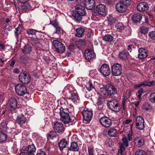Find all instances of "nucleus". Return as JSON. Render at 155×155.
<instances>
[{"mask_svg": "<svg viewBox=\"0 0 155 155\" xmlns=\"http://www.w3.org/2000/svg\"><path fill=\"white\" fill-rule=\"evenodd\" d=\"M56 29V33L58 34H60L62 32L63 30L58 26L55 27Z\"/></svg>", "mask_w": 155, "mask_h": 155, "instance_id": "nucleus-49", "label": "nucleus"}, {"mask_svg": "<svg viewBox=\"0 0 155 155\" xmlns=\"http://www.w3.org/2000/svg\"><path fill=\"white\" fill-rule=\"evenodd\" d=\"M133 135L132 133L131 132L127 134V139L128 141H130L132 139V137Z\"/></svg>", "mask_w": 155, "mask_h": 155, "instance_id": "nucleus-56", "label": "nucleus"}, {"mask_svg": "<svg viewBox=\"0 0 155 155\" xmlns=\"http://www.w3.org/2000/svg\"><path fill=\"white\" fill-rule=\"evenodd\" d=\"M122 72V67L121 64L116 63L111 67V73L114 76H117L121 75Z\"/></svg>", "mask_w": 155, "mask_h": 155, "instance_id": "nucleus-3", "label": "nucleus"}, {"mask_svg": "<svg viewBox=\"0 0 155 155\" xmlns=\"http://www.w3.org/2000/svg\"><path fill=\"white\" fill-rule=\"evenodd\" d=\"M16 93L20 96H22L25 94L27 91L25 85L22 84H18L15 87Z\"/></svg>", "mask_w": 155, "mask_h": 155, "instance_id": "nucleus-2", "label": "nucleus"}, {"mask_svg": "<svg viewBox=\"0 0 155 155\" xmlns=\"http://www.w3.org/2000/svg\"><path fill=\"white\" fill-rule=\"evenodd\" d=\"M138 52L139 53H142L144 52H147L145 49L144 48H139L138 50Z\"/></svg>", "mask_w": 155, "mask_h": 155, "instance_id": "nucleus-62", "label": "nucleus"}, {"mask_svg": "<svg viewBox=\"0 0 155 155\" xmlns=\"http://www.w3.org/2000/svg\"><path fill=\"white\" fill-rule=\"evenodd\" d=\"M37 32H39V31L33 29H29L26 31V33L28 34L32 35H35Z\"/></svg>", "mask_w": 155, "mask_h": 155, "instance_id": "nucleus-32", "label": "nucleus"}, {"mask_svg": "<svg viewBox=\"0 0 155 155\" xmlns=\"http://www.w3.org/2000/svg\"><path fill=\"white\" fill-rule=\"evenodd\" d=\"M7 127L6 123L5 122H2L0 125V129L1 130H4V129L5 128Z\"/></svg>", "mask_w": 155, "mask_h": 155, "instance_id": "nucleus-53", "label": "nucleus"}, {"mask_svg": "<svg viewBox=\"0 0 155 155\" xmlns=\"http://www.w3.org/2000/svg\"><path fill=\"white\" fill-rule=\"evenodd\" d=\"M116 19L112 16H110L108 19V21L111 23L113 24L115 22Z\"/></svg>", "mask_w": 155, "mask_h": 155, "instance_id": "nucleus-52", "label": "nucleus"}, {"mask_svg": "<svg viewBox=\"0 0 155 155\" xmlns=\"http://www.w3.org/2000/svg\"><path fill=\"white\" fill-rule=\"evenodd\" d=\"M99 71L104 77L109 76L110 73V68L109 65L106 64L102 65Z\"/></svg>", "mask_w": 155, "mask_h": 155, "instance_id": "nucleus-8", "label": "nucleus"}, {"mask_svg": "<svg viewBox=\"0 0 155 155\" xmlns=\"http://www.w3.org/2000/svg\"><path fill=\"white\" fill-rule=\"evenodd\" d=\"M103 40L105 41L110 43L114 39L113 36L109 34L106 35L103 37Z\"/></svg>", "mask_w": 155, "mask_h": 155, "instance_id": "nucleus-29", "label": "nucleus"}, {"mask_svg": "<svg viewBox=\"0 0 155 155\" xmlns=\"http://www.w3.org/2000/svg\"><path fill=\"white\" fill-rule=\"evenodd\" d=\"M135 155H147L145 151L142 150H139L135 152Z\"/></svg>", "mask_w": 155, "mask_h": 155, "instance_id": "nucleus-44", "label": "nucleus"}, {"mask_svg": "<svg viewBox=\"0 0 155 155\" xmlns=\"http://www.w3.org/2000/svg\"><path fill=\"white\" fill-rule=\"evenodd\" d=\"M31 48L29 46H25L22 51L24 54H28L31 51Z\"/></svg>", "mask_w": 155, "mask_h": 155, "instance_id": "nucleus-36", "label": "nucleus"}, {"mask_svg": "<svg viewBox=\"0 0 155 155\" xmlns=\"http://www.w3.org/2000/svg\"><path fill=\"white\" fill-rule=\"evenodd\" d=\"M60 120L64 124H66L70 122L71 119L68 113L64 111L60 116Z\"/></svg>", "mask_w": 155, "mask_h": 155, "instance_id": "nucleus-16", "label": "nucleus"}, {"mask_svg": "<svg viewBox=\"0 0 155 155\" xmlns=\"http://www.w3.org/2000/svg\"><path fill=\"white\" fill-rule=\"evenodd\" d=\"M97 104L99 105H101L103 103L102 99L101 98H98Z\"/></svg>", "mask_w": 155, "mask_h": 155, "instance_id": "nucleus-64", "label": "nucleus"}, {"mask_svg": "<svg viewBox=\"0 0 155 155\" xmlns=\"http://www.w3.org/2000/svg\"><path fill=\"white\" fill-rule=\"evenodd\" d=\"M57 136L56 132L51 131L47 134V138L48 140H53L56 138Z\"/></svg>", "mask_w": 155, "mask_h": 155, "instance_id": "nucleus-30", "label": "nucleus"}, {"mask_svg": "<svg viewBox=\"0 0 155 155\" xmlns=\"http://www.w3.org/2000/svg\"><path fill=\"white\" fill-rule=\"evenodd\" d=\"M32 41L33 43L35 45L40 44V40L38 38Z\"/></svg>", "mask_w": 155, "mask_h": 155, "instance_id": "nucleus-57", "label": "nucleus"}, {"mask_svg": "<svg viewBox=\"0 0 155 155\" xmlns=\"http://www.w3.org/2000/svg\"><path fill=\"white\" fill-rule=\"evenodd\" d=\"M142 15L140 13H137L133 15L132 18V21L137 23L139 22L142 18Z\"/></svg>", "mask_w": 155, "mask_h": 155, "instance_id": "nucleus-28", "label": "nucleus"}, {"mask_svg": "<svg viewBox=\"0 0 155 155\" xmlns=\"http://www.w3.org/2000/svg\"><path fill=\"white\" fill-rule=\"evenodd\" d=\"M116 8L118 12L121 13L125 12L127 10V7L120 1L116 5Z\"/></svg>", "mask_w": 155, "mask_h": 155, "instance_id": "nucleus-21", "label": "nucleus"}, {"mask_svg": "<svg viewBox=\"0 0 155 155\" xmlns=\"http://www.w3.org/2000/svg\"><path fill=\"white\" fill-rule=\"evenodd\" d=\"M67 98L69 101H71L74 104L78 102L79 101V97L77 91L75 90L70 91L69 97Z\"/></svg>", "mask_w": 155, "mask_h": 155, "instance_id": "nucleus-6", "label": "nucleus"}, {"mask_svg": "<svg viewBox=\"0 0 155 155\" xmlns=\"http://www.w3.org/2000/svg\"><path fill=\"white\" fill-rule=\"evenodd\" d=\"M120 1L126 7L130 6L131 3V1L130 0H120Z\"/></svg>", "mask_w": 155, "mask_h": 155, "instance_id": "nucleus-39", "label": "nucleus"}, {"mask_svg": "<svg viewBox=\"0 0 155 155\" xmlns=\"http://www.w3.org/2000/svg\"><path fill=\"white\" fill-rule=\"evenodd\" d=\"M17 101L14 98H11L8 101L7 107L8 110L11 111H14L17 108Z\"/></svg>", "mask_w": 155, "mask_h": 155, "instance_id": "nucleus-9", "label": "nucleus"}, {"mask_svg": "<svg viewBox=\"0 0 155 155\" xmlns=\"http://www.w3.org/2000/svg\"><path fill=\"white\" fill-rule=\"evenodd\" d=\"M85 87L87 90L89 91L94 88V86L93 85V84L90 81L86 84Z\"/></svg>", "mask_w": 155, "mask_h": 155, "instance_id": "nucleus-37", "label": "nucleus"}, {"mask_svg": "<svg viewBox=\"0 0 155 155\" xmlns=\"http://www.w3.org/2000/svg\"><path fill=\"white\" fill-rule=\"evenodd\" d=\"M84 31V29L82 28H79L76 29L75 36L78 37H82Z\"/></svg>", "mask_w": 155, "mask_h": 155, "instance_id": "nucleus-27", "label": "nucleus"}, {"mask_svg": "<svg viewBox=\"0 0 155 155\" xmlns=\"http://www.w3.org/2000/svg\"><path fill=\"white\" fill-rule=\"evenodd\" d=\"M149 8L148 4L145 2H142L137 5V9L140 12H142L147 11Z\"/></svg>", "mask_w": 155, "mask_h": 155, "instance_id": "nucleus-17", "label": "nucleus"}, {"mask_svg": "<svg viewBox=\"0 0 155 155\" xmlns=\"http://www.w3.org/2000/svg\"><path fill=\"white\" fill-rule=\"evenodd\" d=\"M36 151V148L34 144L29 145L28 146V155H35L34 153Z\"/></svg>", "mask_w": 155, "mask_h": 155, "instance_id": "nucleus-26", "label": "nucleus"}, {"mask_svg": "<svg viewBox=\"0 0 155 155\" xmlns=\"http://www.w3.org/2000/svg\"><path fill=\"white\" fill-rule=\"evenodd\" d=\"M99 93L101 95L104 97H113L117 93V90L114 86L108 84L106 87L100 88Z\"/></svg>", "mask_w": 155, "mask_h": 155, "instance_id": "nucleus-1", "label": "nucleus"}, {"mask_svg": "<svg viewBox=\"0 0 155 155\" xmlns=\"http://www.w3.org/2000/svg\"><path fill=\"white\" fill-rule=\"evenodd\" d=\"M123 142V144L126 147H127L128 146V142L129 141H128V140L127 139V137H124L122 138Z\"/></svg>", "mask_w": 155, "mask_h": 155, "instance_id": "nucleus-48", "label": "nucleus"}, {"mask_svg": "<svg viewBox=\"0 0 155 155\" xmlns=\"http://www.w3.org/2000/svg\"><path fill=\"white\" fill-rule=\"evenodd\" d=\"M100 122L103 126L105 127H109L112 124L111 120L107 117H101L100 119Z\"/></svg>", "mask_w": 155, "mask_h": 155, "instance_id": "nucleus-12", "label": "nucleus"}, {"mask_svg": "<svg viewBox=\"0 0 155 155\" xmlns=\"http://www.w3.org/2000/svg\"><path fill=\"white\" fill-rule=\"evenodd\" d=\"M149 98L152 103H155V92L151 93L149 95Z\"/></svg>", "mask_w": 155, "mask_h": 155, "instance_id": "nucleus-38", "label": "nucleus"}, {"mask_svg": "<svg viewBox=\"0 0 155 155\" xmlns=\"http://www.w3.org/2000/svg\"><path fill=\"white\" fill-rule=\"evenodd\" d=\"M53 44L58 53L62 54L64 52L65 47L62 43L58 41L54 40L53 41Z\"/></svg>", "mask_w": 155, "mask_h": 155, "instance_id": "nucleus-5", "label": "nucleus"}, {"mask_svg": "<svg viewBox=\"0 0 155 155\" xmlns=\"http://www.w3.org/2000/svg\"><path fill=\"white\" fill-rule=\"evenodd\" d=\"M45 151L42 150H39L38 151L36 155H45Z\"/></svg>", "mask_w": 155, "mask_h": 155, "instance_id": "nucleus-59", "label": "nucleus"}, {"mask_svg": "<svg viewBox=\"0 0 155 155\" xmlns=\"http://www.w3.org/2000/svg\"><path fill=\"white\" fill-rule=\"evenodd\" d=\"M108 134L111 137H115L117 134V130L114 128H110L108 130Z\"/></svg>", "mask_w": 155, "mask_h": 155, "instance_id": "nucleus-31", "label": "nucleus"}, {"mask_svg": "<svg viewBox=\"0 0 155 155\" xmlns=\"http://www.w3.org/2000/svg\"><path fill=\"white\" fill-rule=\"evenodd\" d=\"M151 108V107L148 103H144L142 107L143 110L147 111L150 110Z\"/></svg>", "mask_w": 155, "mask_h": 155, "instance_id": "nucleus-40", "label": "nucleus"}, {"mask_svg": "<svg viewBox=\"0 0 155 155\" xmlns=\"http://www.w3.org/2000/svg\"><path fill=\"white\" fill-rule=\"evenodd\" d=\"M149 37L151 39H155V31H152L149 33Z\"/></svg>", "mask_w": 155, "mask_h": 155, "instance_id": "nucleus-46", "label": "nucleus"}, {"mask_svg": "<svg viewBox=\"0 0 155 155\" xmlns=\"http://www.w3.org/2000/svg\"><path fill=\"white\" fill-rule=\"evenodd\" d=\"M84 56L85 59L89 61H93L96 57L94 52L90 49L86 50L85 51Z\"/></svg>", "mask_w": 155, "mask_h": 155, "instance_id": "nucleus-11", "label": "nucleus"}, {"mask_svg": "<svg viewBox=\"0 0 155 155\" xmlns=\"http://www.w3.org/2000/svg\"><path fill=\"white\" fill-rule=\"evenodd\" d=\"M88 151L89 155H94V151L92 148L90 147H88Z\"/></svg>", "mask_w": 155, "mask_h": 155, "instance_id": "nucleus-51", "label": "nucleus"}, {"mask_svg": "<svg viewBox=\"0 0 155 155\" xmlns=\"http://www.w3.org/2000/svg\"><path fill=\"white\" fill-rule=\"evenodd\" d=\"M95 10L98 14L105 16L107 14L106 6L103 4L97 5L96 7Z\"/></svg>", "mask_w": 155, "mask_h": 155, "instance_id": "nucleus-14", "label": "nucleus"}, {"mask_svg": "<svg viewBox=\"0 0 155 155\" xmlns=\"http://www.w3.org/2000/svg\"><path fill=\"white\" fill-rule=\"evenodd\" d=\"M117 29L122 30L124 28L123 24L122 23H119L117 24L115 26Z\"/></svg>", "mask_w": 155, "mask_h": 155, "instance_id": "nucleus-47", "label": "nucleus"}, {"mask_svg": "<svg viewBox=\"0 0 155 155\" xmlns=\"http://www.w3.org/2000/svg\"><path fill=\"white\" fill-rule=\"evenodd\" d=\"M128 54L126 52H122L120 53L119 57L121 59L124 60L127 58Z\"/></svg>", "mask_w": 155, "mask_h": 155, "instance_id": "nucleus-35", "label": "nucleus"}, {"mask_svg": "<svg viewBox=\"0 0 155 155\" xmlns=\"http://www.w3.org/2000/svg\"><path fill=\"white\" fill-rule=\"evenodd\" d=\"M17 122L22 127H25L27 123V119L23 115H18L16 119Z\"/></svg>", "mask_w": 155, "mask_h": 155, "instance_id": "nucleus-18", "label": "nucleus"}, {"mask_svg": "<svg viewBox=\"0 0 155 155\" xmlns=\"http://www.w3.org/2000/svg\"><path fill=\"white\" fill-rule=\"evenodd\" d=\"M66 111V109H64L60 107H58L55 109L54 112L55 113L59 114L60 116L62 113H63L64 111Z\"/></svg>", "mask_w": 155, "mask_h": 155, "instance_id": "nucleus-33", "label": "nucleus"}, {"mask_svg": "<svg viewBox=\"0 0 155 155\" xmlns=\"http://www.w3.org/2000/svg\"><path fill=\"white\" fill-rule=\"evenodd\" d=\"M147 56V52H144L139 53L138 55V57L139 58L142 59L146 58Z\"/></svg>", "mask_w": 155, "mask_h": 155, "instance_id": "nucleus-42", "label": "nucleus"}, {"mask_svg": "<svg viewBox=\"0 0 155 155\" xmlns=\"http://www.w3.org/2000/svg\"><path fill=\"white\" fill-rule=\"evenodd\" d=\"M144 119L141 116L137 117L136 122V128L140 130L143 129L144 128Z\"/></svg>", "mask_w": 155, "mask_h": 155, "instance_id": "nucleus-13", "label": "nucleus"}, {"mask_svg": "<svg viewBox=\"0 0 155 155\" xmlns=\"http://www.w3.org/2000/svg\"><path fill=\"white\" fill-rule=\"evenodd\" d=\"M107 105L108 108L112 110L117 112L119 110L118 102L115 99L109 101L107 103Z\"/></svg>", "mask_w": 155, "mask_h": 155, "instance_id": "nucleus-7", "label": "nucleus"}, {"mask_svg": "<svg viewBox=\"0 0 155 155\" xmlns=\"http://www.w3.org/2000/svg\"><path fill=\"white\" fill-rule=\"evenodd\" d=\"M74 11L80 13L82 15H85L86 14V12L84 7L80 5H77L75 6V9Z\"/></svg>", "mask_w": 155, "mask_h": 155, "instance_id": "nucleus-20", "label": "nucleus"}, {"mask_svg": "<svg viewBox=\"0 0 155 155\" xmlns=\"http://www.w3.org/2000/svg\"><path fill=\"white\" fill-rule=\"evenodd\" d=\"M15 30L16 31H15V33L17 35H18L20 34L22 31L21 29H18V28H15Z\"/></svg>", "mask_w": 155, "mask_h": 155, "instance_id": "nucleus-61", "label": "nucleus"}, {"mask_svg": "<svg viewBox=\"0 0 155 155\" xmlns=\"http://www.w3.org/2000/svg\"><path fill=\"white\" fill-rule=\"evenodd\" d=\"M21 62L23 64H26L28 62V60L27 58L24 56H21L20 58Z\"/></svg>", "mask_w": 155, "mask_h": 155, "instance_id": "nucleus-43", "label": "nucleus"}, {"mask_svg": "<svg viewBox=\"0 0 155 155\" xmlns=\"http://www.w3.org/2000/svg\"><path fill=\"white\" fill-rule=\"evenodd\" d=\"M140 30L142 33L145 34L147 33L148 28L145 26H143L140 28Z\"/></svg>", "mask_w": 155, "mask_h": 155, "instance_id": "nucleus-45", "label": "nucleus"}, {"mask_svg": "<svg viewBox=\"0 0 155 155\" xmlns=\"http://www.w3.org/2000/svg\"><path fill=\"white\" fill-rule=\"evenodd\" d=\"M19 78L21 82L25 84H28L31 80L30 74L26 72L20 73L19 75Z\"/></svg>", "mask_w": 155, "mask_h": 155, "instance_id": "nucleus-4", "label": "nucleus"}, {"mask_svg": "<svg viewBox=\"0 0 155 155\" xmlns=\"http://www.w3.org/2000/svg\"><path fill=\"white\" fill-rule=\"evenodd\" d=\"M95 6V2L94 0H87L85 3L86 8L89 10H93Z\"/></svg>", "mask_w": 155, "mask_h": 155, "instance_id": "nucleus-22", "label": "nucleus"}, {"mask_svg": "<svg viewBox=\"0 0 155 155\" xmlns=\"http://www.w3.org/2000/svg\"><path fill=\"white\" fill-rule=\"evenodd\" d=\"M23 8V9H30L31 8V6L29 3H26L24 5Z\"/></svg>", "mask_w": 155, "mask_h": 155, "instance_id": "nucleus-54", "label": "nucleus"}, {"mask_svg": "<svg viewBox=\"0 0 155 155\" xmlns=\"http://www.w3.org/2000/svg\"><path fill=\"white\" fill-rule=\"evenodd\" d=\"M53 128L55 132L60 134H62L64 130L63 124L59 122H56L54 123Z\"/></svg>", "mask_w": 155, "mask_h": 155, "instance_id": "nucleus-10", "label": "nucleus"}, {"mask_svg": "<svg viewBox=\"0 0 155 155\" xmlns=\"http://www.w3.org/2000/svg\"><path fill=\"white\" fill-rule=\"evenodd\" d=\"M50 22L55 28L58 26V23L56 21H50Z\"/></svg>", "mask_w": 155, "mask_h": 155, "instance_id": "nucleus-58", "label": "nucleus"}, {"mask_svg": "<svg viewBox=\"0 0 155 155\" xmlns=\"http://www.w3.org/2000/svg\"><path fill=\"white\" fill-rule=\"evenodd\" d=\"M83 119L86 121H90L92 117L93 113L91 110H84L82 112Z\"/></svg>", "mask_w": 155, "mask_h": 155, "instance_id": "nucleus-15", "label": "nucleus"}, {"mask_svg": "<svg viewBox=\"0 0 155 155\" xmlns=\"http://www.w3.org/2000/svg\"><path fill=\"white\" fill-rule=\"evenodd\" d=\"M7 139V136L3 132H0V143L5 141Z\"/></svg>", "mask_w": 155, "mask_h": 155, "instance_id": "nucleus-34", "label": "nucleus"}, {"mask_svg": "<svg viewBox=\"0 0 155 155\" xmlns=\"http://www.w3.org/2000/svg\"><path fill=\"white\" fill-rule=\"evenodd\" d=\"M67 144V142L65 139H62L60 140L58 144L60 150H62L64 148H65Z\"/></svg>", "mask_w": 155, "mask_h": 155, "instance_id": "nucleus-25", "label": "nucleus"}, {"mask_svg": "<svg viewBox=\"0 0 155 155\" xmlns=\"http://www.w3.org/2000/svg\"><path fill=\"white\" fill-rule=\"evenodd\" d=\"M79 147L77 142H73L71 143V146L68 148V150L73 151H78Z\"/></svg>", "mask_w": 155, "mask_h": 155, "instance_id": "nucleus-24", "label": "nucleus"}, {"mask_svg": "<svg viewBox=\"0 0 155 155\" xmlns=\"http://www.w3.org/2000/svg\"><path fill=\"white\" fill-rule=\"evenodd\" d=\"M74 19L76 22L80 23L82 21L83 17L85 15L73 11L72 14Z\"/></svg>", "mask_w": 155, "mask_h": 155, "instance_id": "nucleus-19", "label": "nucleus"}, {"mask_svg": "<svg viewBox=\"0 0 155 155\" xmlns=\"http://www.w3.org/2000/svg\"><path fill=\"white\" fill-rule=\"evenodd\" d=\"M21 151L22 152H24L25 153H27V152L28 151V147H27L26 146H24L22 147Z\"/></svg>", "mask_w": 155, "mask_h": 155, "instance_id": "nucleus-55", "label": "nucleus"}, {"mask_svg": "<svg viewBox=\"0 0 155 155\" xmlns=\"http://www.w3.org/2000/svg\"><path fill=\"white\" fill-rule=\"evenodd\" d=\"M134 46L133 45H129L127 47V50L129 51L130 52H131L132 48H133Z\"/></svg>", "mask_w": 155, "mask_h": 155, "instance_id": "nucleus-63", "label": "nucleus"}, {"mask_svg": "<svg viewBox=\"0 0 155 155\" xmlns=\"http://www.w3.org/2000/svg\"><path fill=\"white\" fill-rule=\"evenodd\" d=\"M144 141V139L141 137H136L134 140V142L135 144L139 147H140L143 145Z\"/></svg>", "mask_w": 155, "mask_h": 155, "instance_id": "nucleus-23", "label": "nucleus"}, {"mask_svg": "<svg viewBox=\"0 0 155 155\" xmlns=\"http://www.w3.org/2000/svg\"><path fill=\"white\" fill-rule=\"evenodd\" d=\"M78 44L81 46L84 45H85L86 42L83 40H81L78 41Z\"/></svg>", "mask_w": 155, "mask_h": 155, "instance_id": "nucleus-60", "label": "nucleus"}, {"mask_svg": "<svg viewBox=\"0 0 155 155\" xmlns=\"http://www.w3.org/2000/svg\"><path fill=\"white\" fill-rule=\"evenodd\" d=\"M155 85V80L144 82V86L150 87Z\"/></svg>", "mask_w": 155, "mask_h": 155, "instance_id": "nucleus-41", "label": "nucleus"}, {"mask_svg": "<svg viewBox=\"0 0 155 155\" xmlns=\"http://www.w3.org/2000/svg\"><path fill=\"white\" fill-rule=\"evenodd\" d=\"M105 143L106 144L110 147L111 145H112L113 144H114V142L112 141V140L111 139H108L106 140Z\"/></svg>", "mask_w": 155, "mask_h": 155, "instance_id": "nucleus-50", "label": "nucleus"}]
</instances>
